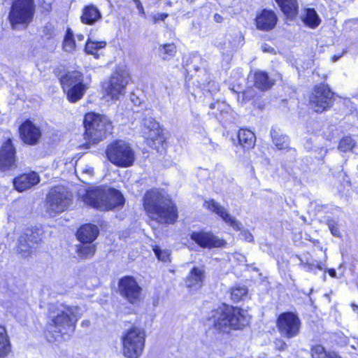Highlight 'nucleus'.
<instances>
[{"instance_id": "f257e3e1", "label": "nucleus", "mask_w": 358, "mask_h": 358, "mask_svg": "<svg viewBox=\"0 0 358 358\" xmlns=\"http://www.w3.org/2000/svg\"><path fill=\"white\" fill-rule=\"evenodd\" d=\"M80 316V308L78 306L64 303L49 304L45 331L48 341H60L69 338L70 334L74 332Z\"/></svg>"}, {"instance_id": "f03ea898", "label": "nucleus", "mask_w": 358, "mask_h": 358, "mask_svg": "<svg viewBox=\"0 0 358 358\" xmlns=\"http://www.w3.org/2000/svg\"><path fill=\"white\" fill-rule=\"evenodd\" d=\"M145 210L162 224H173L178 219V208L173 201L156 189L148 191L143 197Z\"/></svg>"}, {"instance_id": "7ed1b4c3", "label": "nucleus", "mask_w": 358, "mask_h": 358, "mask_svg": "<svg viewBox=\"0 0 358 358\" xmlns=\"http://www.w3.org/2000/svg\"><path fill=\"white\" fill-rule=\"evenodd\" d=\"M249 317L240 308L222 304L212 310L208 317L209 326L228 332L230 329H241L248 324Z\"/></svg>"}, {"instance_id": "20e7f679", "label": "nucleus", "mask_w": 358, "mask_h": 358, "mask_svg": "<svg viewBox=\"0 0 358 358\" xmlns=\"http://www.w3.org/2000/svg\"><path fill=\"white\" fill-rule=\"evenodd\" d=\"M83 124L85 128L84 138L86 141L83 147L87 149L91 145L97 144L113 131L112 122L105 115L87 113L85 115Z\"/></svg>"}, {"instance_id": "39448f33", "label": "nucleus", "mask_w": 358, "mask_h": 358, "mask_svg": "<svg viewBox=\"0 0 358 358\" xmlns=\"http://www.w3.org/2000/svg\"><path fill=\"white\" fill-rule=\"evenodd\" d=\"M122 354L126 358H139L143 351L145 331L143 328L131 327L122 336Z\"/></svg>"}, {"instance_id": "423d86ee", "label": "nucleus", "mask_w": 358, "mask_h": 358, "mask_svg": "<svg viewBox=\"0 0 358 358\" xmlns=\"http://www.w3.org/2000/svg\"><path fill=\"white\" fill-rule=\"evenodd\" d=\"M106 154L108 159L119 167H129L135 161V152L130 145L123 141H116L109 144Z\"/></svg>"}, {"instance_id": "0eeeda50", "label": "nucleus", "mask_w": 358, "mask_h": 358, "mask_svg": "<svg viewBox=\"0 0 358 358\" xmlns=\"http://www.w3.org/2000/svg\"><path fill=\"white\" fill-rule=\"evenodd\" d=\"M72 201V194L64 186L51 188L46 196V211L55 216L66 210Z\"/></svg>"}, {"instance_id": "6e6552de", "label": "nucleus", "mask_w": 358, "mask_h": 358, "mask_svg": "<svg viewBox=\"0 0 358 358\" xmlns=\"http://www.w3.org/2000/svg\"><path fill=\"white\" fill-rule=\"evenodd\" d=\"M34 13V0H14L9 13V20L12 26L27 24Z\"/></svg>"}, {"instance_id": "1a4fd4ad", "label": "nucleus", "mask_w": 358, "mask_h": 358, "mask_svg": "<svg viewBox=\"0 0 358 358\" xmlns=\"http://www.w3.org/2000/svg\"><path fill=\"white\" fill-rule=\"evenodd\" d=\"M41 236L42 232L39 229H26L17 239L16 252L24 258L30 257L41 243Z\"/></svg>"}, {"instance_id": "9d476101", "label": "nucleus", "mask_w": 358, "mask_h": 358, "mask_svg": "<svg viewBox=\"0 0 358 358\" xmlns=\"http://www.w3.org/2000/svg\"><path fill=\"white\" fill-rule=\"evenodd\" d=\"M276 327L282 337L291 339L299 336L301 321L296 313L289 311L284 312L278 317Z\"/></svg>"}, {"instance_id": "9b49d317", "label": "nucleus", "mask_w": 358, "mask_h": 358, "mask_svg": "<svg viewBox=\"0 0 358 358\" xmlns=\"http://www.w3.org/2000/svg\"><path fill=\"white\" fill-rule=\"evenodd\" d=\"M334 101V94L324 84L316 85L310 96V107L317 113H322L330 108Z\"/></svg>"}, {"instance_id": "f8f14e48", "label": "nucleus", "mask_w": 358, "mask_h": 358, "mask_svg": "<svg viewBox=\"0 0 358 358\" xmlns=\"http://www.w3.org/2000/svg\"><path fill=\"white\" fill-rule=\"evenodd\" d=\"M128 72L122 69H117L110 76L106 86V91L113 99H118L123 94L125 87L129 83Z\"/></svg>"}, {"instance_id": "ddd939ff", "label": "nucleus", "mask_w": 358, "mask_h": 358, "mask_svg": "<svg viewBox=\"0 0 358 358\" xmlns=\"http://www.w3.org/2000/svg\"><path fill=\"white\" fill-rule=\"evenodd\" d=\"M118 288L120 294L131 303H136L140 301L141 287L132 276H124L120 279Z\"/></svg>"}, {"instance_id": "4468645a", "label": "nucleus", "mask_w": 358, "mask_h": 358, "mask_svg": "<svg viewBox=\"0 0 358 358\" xmlns=\"http://www.w3.org/2000/svg\"><path fill=\"white\" fill-rule=\"evenodd\" d=\"M142 125L143 127V132L147 143L151 148H155L157 144L164 141L162 129L154 118L151 117H145L143 120Z\"/></svg>"}, {"instance_id": "2eb2a0df", "label": "nucleus", "mask_w": 358, "mask_h": 358, "mask_svg": "<svg viewBox=\"0 0 358 358\" xmlns=\"http://www.w3.org/2000/svg\"><path fill=\"white\" fill-rule=\"evenodd\" d=\"M190 238L200 247L205 248H222L227 244L224 239L219 238L211 232L203 231L192 232Z\"/></svg>"}, {"instance_id": "dca6fc26", "label": "nucleus", "mask_w": 358, "mask_h": 358, "mask_svg": "<svg viewBox=\"0 0 358 358\" xmlns=\"http://www.w3.org/2000/svg\"><path fill=\"white\" fill-rule=\"evenodd\" d=\"M204 206L212 212L219 215L227 224L230 225L233 229L239 231L242 229V224L238 221L234 217L231 216L227 210V209L216 202L215 200L211 199L206 201Z\"/></svg>"}, {"instance_id": "f3484780", "label": "nucleus", "mask_w": 358, "mask_h": 358, "mask_svg": "<svg viewBox=\"0 0 358 358\" xmlns=\"http://www.w3.org/2000/svg\"><path fill=\"white\" fill-rule=\"evenodd\" d=\"M21 139L26 144L36 145L41 136V131L31 121L27 120L19 128Z\"/></svg>"}, {"instance_id": "a211bd4d", "label": "nucleus", "mask_w": 358, "mask_h": 358, "mask_svg": "<svg viewBox=\"0 0 358 358\" xmlns=\"http://www.w3.org/2000/svg\"><path fill=\"white\" fill-rule=\"evenodd\" d=\"M106 187H95L89 188L83 196V201L87 205L102 210L101 203H104L106 199Z\"/></svg>"}, {"instance_id": "6ab92c4d", "label": "nucleus", "mask_w": 358, "mask_h": 358, "mask_svg": "<svg viewBox=\"0 0 358 358\" xmlns=\"http://www.w3.org/2000/svg\"><path fill=\"white\" fill-rule=\"evenodd\" d=\"M0 167L3 170L15 167V148L10 138L6 141L0 150Z\"/></svg>"}, {"instance_id": "aec40b11", "label": "nucleus", "mask_w": 358, "mask_h": 358, "mask_svg": "<svg viewBox=\"0 0 358 358\" xmlns=\"http://www.w3.org/2000/svg\"><path fill=\"white\" fill-rule=\"evenodd\" d=\"M278 22L275 13L271 10L264 9L258 13L255 18L257 29L264 31L273 29Z\"/></svg>"}, {"instance_id": "412c9836", "label": "nucleus", "mask_w": 358, "mask_h": 358, "mask_svg": "<svg viewBox=\"0 0 358 358\" xmlns=\"http://www.w3.org/2000/svg\"><path fill=\"white\" fill-rule=\"evenodd\" d=\"M106 192L107 194H106L105 201L101 206L102 210H109L123 206L124 198L119 190L106 187Z\"/></svg>"}, {"instance_id": "4be33fe9", "label": "nucleus", "mask_w": 358, "mask_h": 358, "mask_svg": "<svg viewBox=\"0 0 358 358\" xmlns=\"http://www.w3.org/2000/svg\"><path fill=\"white\" fill-rule=\"evenodd\" d=\"M39 182L38 175L36 172L31 171L15 178L13 185L18 192H23L37 185Z\"/></svg>"}, {"instance_id": "5701e85b", "label": "nucleus", "mask_w": 358, "mask_h": 358, "mask_svg": "<svg viewBox=\"0 0 358 358\" xmlns=\"http://www.w3.org/2000/svg\"><path fill=\"white\" fill-rule=\"evenodd\" d=\"M99 232L97 226L92 224H86L78 229L77 236L81 243H91L96 238Z\"/></svg>"}, {"instance_id": "b1692460", "label": "nucleus", "mask_w": 358, "mask_h": 358, "mask_svg": "<svg viewBox=\"0 0 358 358\" xmlns=\"http://www.w3.org/2000/svg\"><path fill=\"white\" fill-rule=\"evenodd\" d=\"M205 278L204 270L201 268L194 267L185 281L187 287L197 289L200 288Z\"/></svg>"}, {"instance_id": "393cba45", "label": "nucleus", "mask_w": 358, "mask_h": 358, "mask_svg": "<svg viewBox=\"0 0 358 358\" xmlns=\"http://www.w3.org/2000/svg\"><path fill=\"white\" fill-rule=\"evenodd\" d=\"M61 83L63 89L84 85L83 76L78 71L68 72L61 78Z\"/></svg>"}, {"instance_id": "a878e982", "label": "nucleus", "mask_w": 358, "mask_h": 358, "mask_svg": "<svg viewBox=\"0 0 358 358\" xmlns=\"http://www.w3.org/2000/svg\"><path fill=\"white\" fill-rule=\"evenodd\" d=\"M272 142L280 150H287L289 148V137L282 134L280 129L272 128L270 132Z\"/></svg>"}, {"instance_id": "bb28decb", "label": "nucleus", "mask_w": 358, "mask_h": 358, "mask_svg": "<svg viewBox=\"0 0 358 358\" xmlns=\"http://www.w3.org/2000/svg\"><path fill=\"white\" fill-rule=\"evenodd\" d=\"M101 14L99 10L93 5L85 6L83 10L81 21L84 24H93L100 20Z\"/></svg>"}, {"instance_id": "cd10ccee", "label": "nucleus", "mask_w": 358, "mask_h": 358, "mask_svg": "<svg viewBox=\"0 0 358 358\" xmlns=\"http://www.w3.org/2000/svg\"><path fill=\"white\" fill-rule=\"evenodd\" d=\"M238 138L239 144L248 150L252 148L256 141L255 134L248 129H240L238 132Z\"/></svg>"}, {"instance_id": "c85d7f7f", "label": "nucleus", "mask_w": 358, "mask_h": 358, "mask_svg": "<svg viewBox=\"0 0 358 358\" xmlns=\"http://www.w3.org/2000/svg\"><path fill=\"white\" fill-rule=\"evenodd\" d=\"M282 13L288 17H295L298 12L296 0H275Z\"/></svg>"}, {"instance_id": "c756f323", "label": "nucleus", "mask_w": 358, "mask_h": 358, "mask_svg": "<svg viewBox=\"0 0 358 358\" xmlns=\"http://www.w3.org/2000/svg\"><path fill=\"white\" fill-rule=\"evenodd\" d=\"M301 18L306 25L312 29L318 27L321 22V20L314 8H306Z\"/></svg>"}, {"instance_id": "7c9ffc66", "label": "nucleus", "mask_w": 358, "mask_h": 358, "mask_svg": "<svg viewBox=\"0 0 358 358\" xmlns=\"http://www.w3.org/2000/svg\"><path fill=\"white\" fill-rule=\"evenodd\" d=\"M255 85L261 90H267L273 85L274 82L270 79L268 73L264 71H257L254 75Z\"/></svg>"}, {"instance_id": "2f4dec72", "label": "nucleus", "mask_w": 358, "mask_h": 358, "mask_svg": "<svg viewBox=\"0 0 358 358\" xmlns=\"http://www.w3.org/2000/svg\"><path fill=\"white\" fill-rule=\"evenodd\" d=\"M87 87L85 84L80 85L76 87H70L69 88H64L68 100L72 103H75L82 99Z\"/></svg>"}, {"instance_id": "473e14b6", "label": "nucleus", "mask_w": 358, "mask_h": 358, "mask_svg": "<svg viewBox=\"0 0 358 358\" xmlns=\"http://www.w3.org/2000/svg\"><path fill=\"white\" fill-rule=\"evenodd\" d=\"M10 350V345L6 328L0 325V357L8 355Z\"/></svg>"}, {"instance_id": "72a5a7b5", "label": "nucleus", "mask_w": 358, "mask_h": 358, "mask_svg": "<svg viewBox=\"0 0 358 358\" xmlns=\"http://www.w3.org/2000/svg\"><path fill=\"white\" fill-rule=\"evenodd\" d=\"M313 358H341L334 352H327L322 345H317L311 349Z\"/></svg>"}, {"instance_id": "f704fd0d", "label": "nucleus", "mask_w": 358, "mask_h": 358, "mask_svg": "<svg viewBox=\"0 0 358 358\" xmlns=\"http://www.w3.org/2000/svg\"><path fill=\"white\" fill-rule=\"evenodd\" d=\"M248 289L246 286L238 285L231 289V298L237 303L248 297Z\"/></svg>"}, {"instance_id": "c9c22d12", "label": "nucleus", "mask_w": 358, "mask_h": 358, "mask_svg": "<svg viewBox=\"0 0 358 358\" xmlns=\"http://www.w3.org/2000/svg\"><path fill=\"white\" fill-rule=\"evenodd\" d=\"M76 48V43L73 39V32L68 28L63 42V49L65 52H72Z\"/></svg>"}, {"instance_id": "e433bc0d", "label": "nucleus", "mask_w": 358, "mask_h": 358, "mask_svg": "<svg viewBox=\"0 0 358 358\" xmlns=\"http://www.w3.org/2000/svg\"><path fill=\"white\" fill-rule=\"evenodd\" d=\"M96 251L95 245L83 243L79 246L77 252L78 256L83 259H88L94 256Z\"/></svg>"}, {"instance_id": "4c0bfd02", "label": "nucleus", "mask_w": 358, "mask_h": 358, "mask_svg": "<svg viewBox=\"0 0 358 358\" xmlns=\"http://www.w3.org/2000/svg\"><path fill=\"white\" fill-rule=\"evenodd\" d=\"M106 45L105 41L97 42L88 40L85 49L87 54L95 55L99 49L103 48Z\"/></svg>"}, {"instance_id": "58836bf2", "label": "nucleus", "mask_w": 358, "mask_h": 358, "mask_svg": "<svg viewBox=\"0 0 358 358\" xmlns=\"http://www.w3.org/2000/svg\"><path fill=\"white\" fill-rule=\"evenodd\" d=\"M159 51L164 55L163 59H168L175 55L176 47L173 43H168L159 47Z\"/></svg>"}, {"instance_id": "ea45409f", "label": "nucleus", "mask_w": 358, "mask_h": 358, "mask_svg": "<svg viewBox=\"0 0 358 358\" xmlns=\"http://www.w3.org/2000/svg\"><path fill=\"white\" fill-rule=\"evenodd\" d=\"M354 146V140L350 136H346L341 140L338 149L342 152H346L351 150Z\"/></svg>"}, {"instance_id": "a19ab883", "label": "nucleus", "mask_w": 358, "mask_h": 358, "mask_svg": "<svg viewBox=\"0 0 358 358\" xmlns=\"http://www.w3.org/2000/svg\"><path fill=\"white\" fill-rule=\"evenodd\" d=\"M154 252L159 260L166 262L169 261L170 252L168 250H162L159 247L156 246L153 249Z\"/></svg>"}, {"instance_id": "79ce46f5", "label": "nucleus", "mask_w": 358, "mask_h": 358, "mask_svg": "<svg viewBox=\"0 0 358 358\" xmlns=\"http://www.w3.org/2000/svg\"><path fill=\"white\" fill-rule=\"evenodd\" d=\"M327 225H328L329 230L331 231V233L334 236H337V237L340 236V231L337 227V224L336 223V222L334 220H332V219L328 220Z\"/></svg>"}, {"instance_id": "37998d69", "label": "nucleus", "mask_w": 358, "mask_h": 358, "mask_svg": "<svg viewBox=\"0 0 358 358\" xmlns=\"http://www.w3.org/2000/svg\"><path fill=\"white\" fill-rule=\"evenodd\" d=\"M43 32L48 38H50L55 35V27L50 23L44 27Z\"/></svg>"}, {"instance_id": "c03bdc74", "label": "nucleus", "mask_w": 358, "mask_h": 358, "mask_svg": "<svg viewBox=\"0 0 358 358\" xmlns=\"http://www.w3.org/2000/svg\"><path fill=\"white\" fill-rule=\"evenodd\" d=\"M317 268L319 270H323V267L319 264H315V262H308L306 260V264L304 265V268L308 272H311L313 271V268Z\"/></svg>"}, {"instance_id": "a18cd8bd", "label": "nucleus", "mask_w": 358, "mask_h": 358, "mask_svg": "<svg viewBox=\"0 0 358 358\" xmlns=\"http://www.w3.org/2000/svg\"><path fill=\"white\" fill-rule=\"evenodd\" d=\"M241 236L243 240H245V241L249 242V243L252 242L254 240L253 236L248 230H244V231H241Z\"/></svg>"}, {"instance_id": "49530a36", "label": "nucleus", "mask_w": 358, "mask_h": 358, "mask_svg": "<svg viewBox=\"0 0 358 358\" xmlns=\"http://www.w3.org/2000/svg\"><path fill=\"white\" fill-rule=\"evenodd\" d=\"M275 348L280 350H285L287 348V344L282 340L278 339L275 341Z\"/></svg>"}, {"instance_id": "de8ad7c7", "label": "nucleus", "mask_w": 358, "mask_h": 358, "mask_svg": "<svg viewBox=\"0 0 358 358\" xmlns=\"http://www.w3.org/2000/svg\"><path fill=\"white\" fill-rule=\"evenodd\" d=\"M201 73L203 74V76L206 78L205 79H201V80H198V83L200 85H205L206 83H208V84H210V82L208 81V73H207V71L205 70V69H203L201 71Z\"/></svg>"}, {"instance_id": "09e8293b", "label": "nucleus", "mask_w": 358, "mask_h": 358, "mask_svg": "<svg viewBox=\"0 0 358 358\" xmlns=\"http://www.w3.org/2000/svg\"><path fill=\"white\" fill-rule=\"evenodd\" d=\"M224 106L223 103H220L219 101L211 103L210 104V108L211 109L217 108V110H222V108Z\"/></svg>"}, {"instance_id": "8fccbe9b", "label": "nucleus", "mask_w": 358, "mask_h": 358, "mask_svg": "<svg viewBox=\"0 0 358 358\" xmlns=\"http://www.w3.org/2000/svg\"><path fill=\"white\" fill-rule=\"evenodd\" d=\"M262 49L263 50V52H275V50L273 47L270 46L269 45L266 44V43H264L262 46Z\"/></svg>"}, {"instance_id": "3c124183", "label": "nucleus", "mask_w": 358, "mask_h": 358, "mask_svg": "<svg viewBox=\"0 0 358 358\" xmlns=\"http://www.w3.org/2000/svg\"><path fill=\"white\" fill-rule=\"evenodd\" d=\"M167 17L168 14L166 13L157 14L154 17V20L155 22L159 20L164 21Z\"/></svg>"}, {"instance_id": "603ef678", "label": "nucleus", "mask_w": 358, "mask_h": 358, "mask_svg": "<svg viewBox=\"0 0 358 358\" xmlns=\"http://www.w3.org/2000/svg\"><path fill=\"white\" fill-rule=\"evenodd\" d=\"M134 1L135 2L136 8L138 10L139 13L144 14V9L141 1L139 0H134Z\"/></svg>"}, {"instance_id": "864d4df0", "label": "nucleus", "mask_w": 358, "mask_h": 358, "mask_svg": "<svg viewBox=\"0 0 358 358\" xmlns=\"http://www.w3.org/2000/svg\"><path fill=\"white\" fill-rule=\"evenodd\" d=\"M213 19L217 23H222L224 21V17L218 13L214 15Z\"/></svg>"}, {"instance_id": "5fc2aeb1", "label": "nucleus", "mask_w": 358, "mask_h": 358, "mask_svg": "<svg viewBox=\"0 0 358 358\" xmlns=\"http://www.w3.org/2000/svg\"><path fill=\"white\" fill-rule=\"evenodd\" d=\"M328 273L331 277H332V278L336 277V272L335 269H334V268L329 269Z\"/></svg>"}, {"instance_id": "6e6d98bb", "label": "nucleus", "mask_w": 358, "mask_h": 358, "mask_svg": "<svg viewBox=\"0 0 358 358\" xmlns=\"http://www.w3.org/2000/svg\"><path fill=\"white\" fill-rule=\"evenodd\" d=\"M82 172L83 173H88L90 175H92V173H93V169H91V168H89V169H82Z\"/></svg>"}, {"instance_id": "4d7b16f0", "label": "nucleus", "mask_w": 358, "mask_h": 358, "mask_svg": "<svg viewBox=\"0 0 358 358\" xmlns=\"http://www.w3.org/2000/svg\"><path fill=\"white\" fill-rule=\"evenodd\" d=\"M90 324V322L89 320H84L81 322L82 327H89Z\"/></svg>"}, {"instance_id": "13d9d810", "label": "nucleus", "mask_w": 358, "mask_h": 358, "mask_svg": "<svg viewBox=\"0 0 358 358\" xmlns=\"http://www.w3.org/2000/svg\"><path fill=\"white\" fill-rule=\"evenodd\" d=\"M193 60L196 62L197 61H201L202 59L199 56H194Z\"/></svg>"}, {"instance_id": "bf43d9fd", "label": "nucleus", "mask_w": 358, "mask_h": 358, "mask_svg": "<svg viewBox=\"0 0 358 358\" xmlns=\"http://www.w3.org/2000/svg\"><path fill=\"white\" fill-rule=\"evenodd\" d=\"M299 260H300L299 266H303L304 268L306 262H304L301 258H299Z\"/></svg>"}, {"instance_id": "052dcab7", "label": "nucleus", "mask_w": 358, "mask_h": 358, "mask_svg": "<svg viewBox=\"0 0 358 358\" xmlns=\"http://www.w3.org/2000/svg\"><path fill=\"white\" fill-rule=\"evenodd\" d=\"M77 38L79 40V41H83L84 39V36L82 35V34H78L77 35Z\"/></svg>"}, {"instance_id": "680f3d73", "label": "nucleus", "mask_w": 358, "mask_h": 358, "mask_svg": "<svg viewBox=\"0 0 358 358\" xmlns=\"http://www.w3.org/2000/svg\"><path fill=\"white\" fill-rule=\"evenodd\" d=\"M192 66L194 67V69L196 72L199 71V70L200 69V67L196 65H193Z\"/></svg>"}, {"instance_id": "e2e57ef3", "label": "nucleus", "mask_w": 358, "mask_h": 358, "mask_svg": "<svg viewBox=\"0 0 358 358\" xmlns=\"http://www.w3.org/2000/svg\"><path fill=\"white\" fill-rule=\"evenodd\" d=\"M340 58V56H334L333 61L336 62Z\"/></svg>"}, {"instance_id": "0e129e2a", "label": "nucleus", "mask_w": 358, "mask_h": 358, "mask_svg": "<svg viewBox=\"0 0 358 358\" xmlns=\"http://www.w3.org/2000/svg\"><path fill=\"white\" fill-rule=\"evenodd\" d=\"M352 306L354 307V310H355V308H358V307L355 305H352Z\"/></svg>"}, {"instance_id": "69168bd1", "label": "nucleus", "mask_w": 358, "mask_h": 358, "mask_svg": "<svg viewBox=\"0 0 358 358\" xmlns=\"http://www.w3.org/2000/svg\"><path fill=\"white\" fill-rule=\"evenodd\" d=\"M187 1H189V2H193L194 0H187Z\"/></svg>"}, {"instance_id": "338daca9", "label": "nucleus", "mask_w": 358, "mask_h": 358, "mask_svg": "<svg viewBox=\"0 0 358 358\" xmlns=\"http://www.w3.org/2000/svg\"><path fill=\"white\" fill-rule=\"evenodd\" d=\"M187 70H188V71H191L190 66H189V68H188V69H187Z\"/></svg>"}, {"instance_id": "774afa93", "label": "nucleus", "mask_w": 358, "mask_h": 358, "mask_svg": "<svg viewBox=\"0 0 358 358\" xmlns=\"http://www.w3.org/2000/svg\"><path fill=\"white\" fill-rule=\"evenodd\" d=\"M357 169H358V165H357Z\"/></svg>"}]
</instances>
